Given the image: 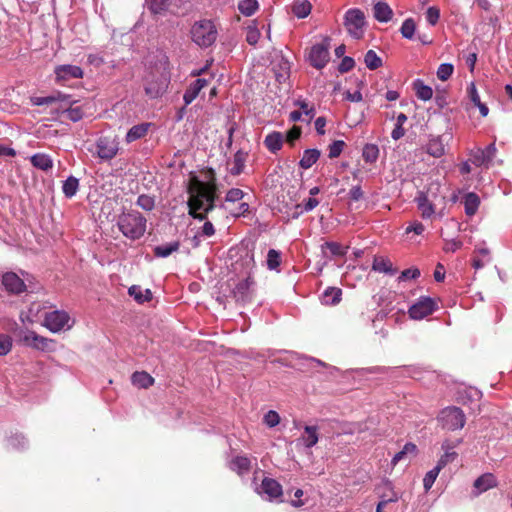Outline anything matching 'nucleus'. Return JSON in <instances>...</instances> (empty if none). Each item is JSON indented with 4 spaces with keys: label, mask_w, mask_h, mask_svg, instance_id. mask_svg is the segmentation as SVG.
I'll return each instance as SVG.
<instances>
[{
    "label": "nucleus",
    "mask_w": 512,
    "mask_h": 512,
    "mask_svg": "<svg viewBox=\"0 0 512 512\" xmlns=\"http://www.w3.org/2000/svg\"><path fill=\"white\" fill-rule=\"evenodd\" d=\"M210 178L200 181L197 177L190 180L188 186V214L197 220L208 221V215L218 206V187L213 169H209Z\"/></svg>",
    "instance_id": "obj_1"
},
{
    "label": "nucleus",
    "mask_w": 512,
    "mask_h": 512,
    "mask_svg": "<svg viewBox=\"0 0 512 512\" xmlns=\"http://www.w3.org/2000/svg\"><path fill=\"white\" fill-rule=\"evenodd\" d=\"M144 90L145 94L155 99L162 96L169 85L170 73H169V62L167 57H163L159 64L154 67H150L144 77Z\"/></svg>",
    "instance_id": "obj_2"
},
{
    "label": "nucleus",
    "mask_w": 512,
    "mask_h": 512,
    "mask_svg": "<svg viewBox=\"0 0 512 512\" xmlns=\"http://www.w3.org/2000/svg\"><path fill=\"white\" fill-rule=\"evenodd\" d=\"M147 219L138 211L124 212L118 217L117 226L122 234L130 239H140L146 231Z\"/></svg>",
    "instance_id": "obj_3"
},
{
    "label": "nucleus",
    "mask_w": 512,
    "mask_h": 512,
    "mask_svg": "<svg viewBox=\"0 0 512 512\" xmlns=\"http://www.w3.org/2000/svg\"><path fill=\"white\" fill-rule=\"evenodd\" d=\"M191 38L200 47H209L217 39V28L211 20L203 19L195 22L191 28Z\"/></svg>",
    "instance_id": "obj_4"
},
{
    "label": "nucleus",
    "mask_w": 512,
    "mask_h": 512,
    "mask_svg": "<svg viewBox=\"0 0 512 512\" xmlns=\"http://www.w3.org/2000/svg\"><path fill=\"white\" fill-rule=\"evenodd\" d=\"M437 419L441 427L448 431L462 429L466 422L463 411L458 407L444 408Z\"/></svg>",
    "instance_id": "obj_5"
},
{
    "label": "nucleus",
    "mask_w": 512,
    "mask_h": 512,
    "mask_svg": "<svg viewBox=\"0 0 512 512\" xmlns=\"http://www.w3.org/2000/svg\"><path fill=\"white\" fill-rule=\"evenodd\" d=\"M344 26L349 35L355 39L363 37V28L365 26V15L360 9H349L345 13Z\"/></svg>",
    "instance_id": "obj_6"
},
{
    "label": "nucleus",
    "mask_w": 512,
    "mask_h": 512,
    "mask_svg": "<svg viewBox=\"0 0 512 512\" xmlns=\"http://www.w3.org/2000/svg\"><path fill=\"white\" fill-rule=\"evenodd\" d=\"M329 38H325L322 43L313 45L309 52V62L316 69H322L330 59Z\"/></svg>",
    "instance_id": "obj_7"
},
{
    "label": "nucleus",
    "mask_w": 512,
    "mask_h": 512,
    "mask_svg": "<svg viewBox=\"0 0 512 512\" xmlns=\"http://www.w3.org/2000/svg\"><path fill=\"white\" fill-rule=\"evenodd\" d=\"M119 150V143L116 137L101 136L96 141L97 156L102 160L113 159Z\"/></svg>",
    "instance_id": "obj_8"
},
{
    "label": "nucleus",
    "mask_w": 512,
    "mask_h": 512,
    "mask_svg": "<svg viewBox=\"0 0 512 512\" xmlns=\"http://www.w3.org/2000/svg\"><path fill=\"white\" fill-rule=\"evenodd\" d=\"M437 309V304L430 297H420L408 310L410 318L421 320L431 315Z\"/></svg>",
    "instance_id": "obj_9"
},
{
    "label": "nucleus",
    "mask_w": 512,
    "mask_h": 512,
    "mask_svg": "<svg viewBox=\"0 0 512 512\" xmlns=\"http://www.w3.org/2000/svg\"><path fill=\"white\" fill-rule=\"evenodd\" d=\"M70 317L65 311H52L46 313L44 325L52 332H59L68 324Z\"/></svg>",
    "instance_id": "obj_10"
},
{
    "label": "nucleus",
    "mask_w": 512,
    "mask_h": 512,
    "mask_svg": "<svg viewBox=\"0 0 512 512\" xmlns=\"http://www.w3.org/2000/svg\"><path fill=\"white\" fill-rule=\"evenodd\" d=\"M2 285L10 294H20L26 290L24 281L14 272H6L2 275Z\"/></svg>",
    "instance_id": "obj_11"
},
{
    "label": "nucleus",
    "mask_w": 512,
    "mask_h": 512,
    "mask_svg": "<svg viewBox=\"0 0 512 512\" xmlns=\"http://www.w3.org/2000/svg\"><path fill=\"white\" fill-rule=\"evenodd\" d=\"M55 75L57 82H65L70 79H80L83 77V70L76 65H58L55 67Z\"/></svg>",
    "instance_id": "obj_12"
},
{
    "label": "nucleus",
    "mask_w": 512,
    "mask_h": 512,
    "mask_svg": "<svg viewBox=\"0 0 512 512\" xmlns=\"http://www.w3.org/2000/svg\"><path fill=\"white\" fill-rule=\"evenodd\" d=\"M253 284L254 281L250 277H247L246 279L241 280L236 284L235 288L232 291L233 297L235 298L236 302L244 304L251 299V287Z\"/></svg>",
    "instance_id": "obj_13"
},
{
    "label": "nucleus",
    "mask_w": 512,
    "mask_h": 512,
    "mask_svg": "<svg viewBox=\"0 0 512 512\" xmlns=\"http://www.w3.org/2000/svg\"><path fill=\"white\" fill-rule=\"evenodd\" d=\"M208 85V81L206 79H196L192 82L186 89L183 100L185 105L191 104L196 97L199 95L200 91Z\"/></svg>",
    "instance_id": "obj_14"
},
{
    "label": "nucleus",
    "mask_w": 512,
    "mask_h": 512,
    "mask_svg": "<svg viewBox=\"0 0 512 512\" xmlns=\"http://www.w3.org/2000/svg\"><path fill=\"white\" fill-rule=\"evenodd\" d=\"M261 488L270 499H277L282 496V486L275 479L265 477L262 480Z\"/></svg>",
    "instance_id": "obj_15"
},
{
    "label": "nucleus",
    "mask_w": 512,
    "mask_h": 512,
    "mask_svg": "<svg viewBox=\"0 0 512 512\" xmlns=\"http://www.w3.org/2000/svg\"><path fill=\"white\" fill-rule=\"evenodd\" d=\"M373 14L377 21L386 23L392 19L393 10L386 2L378 1L373 6Z\"/></svg>",
    "instance_id": "obj_16"
},
{
    "label": "nucleus",
    "mask_w": 512,
    "mask_h": 512,
    "mask_svg": "<svg viewBox=\"0 0 512 512\" xmlns=\"http://www.w3.org/2000/svg\"><path fill=\"white\" fill-rule=\"evenodd\" d=\"M415 202L417 203V207L420 210L423 219H428L434 214V206L428 200V197L425 193L419 192L415 198Z\"/></svg>",
    "instance_id": "obj_17"
},
{
    "label": "nucleus",
    "mask_w": 512,
    "mask_h": 512,
    "mask_svg": "<svg viewBox=\"0 0 512 512\" xmlns=\"http://www.w3.org/2000/svg\"><path fill=\"white\" fill-rule=\"evenodd\" d=\"M23 341L26 345L39 350H45L50 342L47 338L42 337L33 331H28L24 335Z\"/></svg>",
    "instance_id": "obj_18"
},
{
    "label": "nucleus",
    "mask_w": 512,
    "mask_h": 512,
    "mask_svg": "<svg viewBox=\"0 0 512 512\" xmlns=\"http://www.w3.org/2000/svg\"><path fill=\"white\" fill-rule=\"evenodd\" d=\"M151 127V123H141L131 127L125 137L127 143H132L138 139L145 137Z\"/></svg>",
    "instance_id": "obj_19"
},
{
    "label": "nucleus",
    "mask_w": 512,
    "mask_h": 512,
    "mask_svg": "<svg viewBox=\"0 0 512 512\" xmlns=\"http://www.w3.org/2000/svg\"><path fill=\"white\" fill-rule=\"evenodd\" d=\"M426 152L435 158H439L445 154V146L440 136L429 140L426 145Z\"/></svg>",
    "instance_id": "obj_20"
},
{
    "label": "nucleus",
    "mask_w": 512,
    "mask_h": 512,
    "mask_svg": "<svg viewBox=\"0 0 512 512\" xmlns=\"http://www.w3.org/2000/svg\"><path fill=\"white\" fill-rule=\"evenodd\" d=\"M463 203L466 215L473 216L480 205V198L476 193L470 192L464 196Z\"/></svg>",
    "instance_id": "obj_21"
},
{
    "label": "nucleus",
    "mask_w": 512,
    "mask_h": 512,
    "mask_svg": "<svg viewBox=\"0 0 512 512\" xmlns=\"http://www.w3.org/2000/svg\"><path fill=\"white\" fill-rule=\"evenodd\" d=\"M133 385L147 389L154 384V378L145 371L134 372L131 377Z\"/></svg>",
    "instance_id": "obj_22"
},
{
    "label": "nucleus",
    "mask_w": 512,
    "mask_h": 512,
    "mask_svg": "<svg viewBox=\"0 0 512 512\" xmlns=\"http://www.w3.org/2000/svg\"><path fill=\"white\" fill-rule=\"evenodd\" d=\"M320 155L321 152L318 149H306L300 159L299 166L303 169L311 168L318 161Z\"/></svg>",
    "instance_id": "obj_23"
},
{
    "label": "nucleus",
    "mask_w": 512,
    "mask_h": 512,
    "mask_svg": "<svg viewBox=\"0 0 512 512\" xmlns=\"http://www.w3.org/2000/svg\"><path fill=\"white\" fill-rule=\"evenodd\" d=\"M490 250L488 248H478L474 251L472 259V266L478 270L483 268L488 262H490Z\"/></svg>",
    "instance_id": "obj_24"
},
{
    "label": "nucleus",
    "mask_w": 512,
    "mask_h": 512,
    "mask_svg": "<svg viewBox=\"0 0 512 512\" xmlns=\"http://www.w3.org/2000/svg\"><path fill=\"white\" fill-rule=\"evenodd\" d=\"M497 485L496 478L491 473L483 474L478 477L474 482V487L477 488L480 492H485L490 488H493Z\"/></svg>",
    "instance_id": "obj_25"
},
{
    "label": "nucleus",
    "mask_w": 512,
    "mask_h": 512,
    "mask_svg": "<svg viewBox=\"0 0 512 512\" xmlns=\"http://www.w3.org/2000/svg\"><path fill=\"white\" fill-rule=\"evenodd\" d=\"M32 165L40 170L48 171L53 167V161L47 154L36 153L31 158Z\"/></svg>",
    "instance_id": "obj_26"
},
{
    "label": "nucleus",
    "mask_w": 512,
    "mask_h": 512,
    "mask_svg": "<svg viewBox=\"0 0 512 512\" xmlns=\"http://www.w3.org/2000/svg\"><path fill=\"white\" fill-rule=\"evenodd\" d=\"M264 144L270 152L276 153L282 147L283 136L280 132L270 133L265 137Z\"/></svg>",
    "instance_id": "obj_27"
},
{
    "label": "nucleus",
    "mask_w": 512,
    "mask_h": 512,
    "mask_svg": "<svg viewBox=\"0 0 512 512\" xmlns=\"http://www.w3.org/2000/svg\"><path fill=\"white\" fill-rule=\"evenodd\" d=\"M342 290L337 287H328L322 295V302L325 305H336L341 301Z\"/></svg>",
    "instance_id": "obj_28"
},
{
    "label": "nucleus",
    "mask_w": 512,
    "mask_h": 512,
    "mask_svg": "<svg viewBox=\"0 0 512 512\" xmlns=\"http://www.w3.org/2000/svg\"><path fill=\"white\" fill-rule=\"evenodd\" d=\"M372 269L387 274H394L396 272V269H393L392 262L384 257H375Z\"/></svg>",
    "instance_id": "obj_29"
},
{
    "label": "nucleus",
    "mask_w": 512,
    "mask_h": 512,
    "mask_svg": "<svg viewBox=\"0 0 512 512\" xmlns=\"http://www.w3.org/2000/svg\"><path fill=\"white\" fill-rule=\"evenodd\" d=\"M322 251L326 254L325 250H328L331 256L335 257H343L347 253L348 247H344L338 242L328 241L325 242L322 246Z\"/></svg>",
    "instance_id": "obj_30"
},
{
    "label": "nucleus",
    "mask_w": 512,
    "mask_h": 512,
    "mask_svg": "<svg viewBox=\"0 0 512 512\" xmlns=\"http://www.w3.org/2000/svg\"><path fill=\"white\" fill-rule=\"evenodd\" d=\"M180 243L178 241H174L165 245L156 246L153 249L154 255L156 257L165 258L170 256L173 252L179 250Z\"/></svg>",
    "instance_id": "obj_31"
},
{
    "label": "nucleus",
    "mask_w": 512,
    "mask_h": 512,
    "mask_svg": "<svg viewBox=\"0 0 512 512\" xmlns=\"http://www.w3.org/2000/svg\"><path fill=\"white\" fill-rule=\"evenodd\" d=\"M129 295L132 296L138 303L142 304L152 299V292L149 289L142 291L140 286L133 285L128 290Z\"/></svg>",
    "instance_id": "obj_32"
},
{
    "label": "nucleus",
    "mask_w": 512,
    "mask_h": 512,
    "mask_svg": "<svg viewBox=\"0 0 512 512\" xmlns=\"http://www.w3.org/2000/svg\"><path fill=\"white\" fill-rule=\"evenodd\" d=\"M292 12L298 18H305L311 12V4L307 0H297L292 5Z\"/></svg>",
    "instance_id": "obj_33"
},
{
    "label": "nucleus",
    "mask_w": 512,
    "mask_h": 512,
    "mask_svg": "<svg viewBox=\"0 0 512 512\" xmlns=\"http://www.w3.org/2000/svg\"><path fill=\"white\" fill-rule=\"evenodd\" d=\"M251 468L250 459L244 456H237L231 462V469L238 474L247 473Z\"/></svg>",
    "instance_id": "obj_34"
},
{
    "label": "nucleus",
    "mask_w": 512,
    "mask_h": 512,
    "mask_svg": "<svg viewBox=\"0 0 512 512\" xmlns=\"http://www.w3.org/2000/svg\"><path fill=\"white\" fill-rule=\"evenodd\" d=\"M304 432L306 435L302 436L305 447L311 448L318 442V428L316 426H305Z\"/></svg>",
    "instance_id": "obj_35"
},
{
    "label": "nucleus",
    "mask_w": 512,
    "mask_h": 512,
    "mask_svg": "<svg viewBox=\"0 0 512 512\" xmlns=\"http://www.w3.org/2000/svg\"><path fill=\"white\" fill-rule=\"evenodd\" d=\"M416 96L423 100L428 101L433 96V90L430 86L425 85L421 80H416L413 84Z\"/></svg>",
    "instance_id": "obj_36"
},
{
    "label": "nucleus",
    "mask_w": 512,
    "mask_h": 512,
    "mask_svg": "<svg viewBox=\"0 0 512 512\" xmlns=\"http://www.w3.org/2000/svg\"><path fill=\"white\" fill-rule=\"evenodd\" d=\"M246 156L247 154L242 151H237L234 154L233 164L230 169V173L232 175H239L243 172L246 162Z\"/></svg>",
    "instance_id": "obj_37"
},
{
    "label": "nucleus",
    "mask_w": 512,
    "mask_h": 512,
    "mask_svg": "<svg viewBox=\"0 0 512 512\" xmlns=\"http://www.w3.org/2000/svg\"><path fill=\"white\" fill-rule=\"evenodd\" d=\"M220 210H223L224 213L230 214L233 217H239L245 215L249 212V205L245 202L241 203L237 208H230L229 205L225 203H221L218 205Z\"/></svg>",
    "instance_id": "obj_38"
},
{
    "label": "nucleus",
    "mask_w": 512,
    "mask_h": 512,
    "mask_svg": "<svg viewBox=\"0 0 512 512\" xmlns=\"http://www.w3.org/2000/svg\"><path fill=\"white\" fill-rule=\"evenodd\" d=\"M79 188V180L74 177H68L63 183V193L67 198H72L78 191Z\"/></svg>",
    "instance_id": "obj_39"
},
{
    "label": "nucleus",
    "mask_w": 512,
    "mask_h": 512,
    "mask_svg": "<svg viewBox=\"0 0 512 512\" xmlns=\"http://www.w3.org/2000/svg\"><path fill=\"white\" fill-rule=\"evenodd\" d=\"M366 67L370 70H376L382 66V59L374 50H368L364 56Z\"/></svg>",
    "instance_id": "obj_40"
},
{
    "label": "nucleus",
    "mask_w": 512,
    "mask_h": 512,
    "mask_svg": "<svg viewBox=\"0 0 512 512\" xmlns=\"http://www.w3.org/2000/svg\"><path fill=\"white\" fill-rule=\"evenodd\" d=\"M379 148L375 144H366L363 147L362 157L367 163H374L378 159Z\"/></svg>",
    "instance_id": "obj_41"
},
{
    "label": "nucleus",
    "mask_w": 512,
    "mask_h": 512,
    "mask_svg": "<svg viewBox=\"0 0 512 512\" xmlns=\"http://www.w3.org/2000/svg\"><path fill=\"white\" fill-rule=\"evenodd\" d=\"M171 0H148V8L153 14H161L170 6Z\"/></svg>",
    "instance_id": "obj_42"
},
{
    "label": "nucleus",
    "mask_w": 512,
    "mask_h": 512,
    "mask_svg": "<svg viewBox=\"0 0 512 512\" xmlns=\"http://www.w3.org/2000/svg\"><path fill=\"white\" fill-rule=\"evenodd\" d=\"M239 11L245 16L253 15L258 9L256 0H242L238 5Z\"/></svg>",
    "instance_id": "obj_43"
},
{
    "label": "nucleus",
    "mask_w": 512,
    "mask_h": 512,
    "mask_svg": "<svg viewBox=\"0 0 512 512\" xmlns=\"http://www.w3.org/2000/svg\"><path fill=\"white\" fill-rule=\"evenodd\" d=\"M416 30V23L412 18L406 19L400 28L402 36L406 39H413Z\"/></svg>",
    "instance_id": "obj_44"
},
{
    "label": "nucleus",
    "mask_w": 512,
    "mask_h": 512,
    "mask_svg": "<svg viewBox=\"0 0 512 512\" xmlns=\"http://www.w3.org/2000/svg\"><path fill=\"white\" fill-rule=\"evenodd\" d=\"M73 103L68 109L64 111V114L67 119L77 122L81 120L84 116V112L81 106H75Z\"/></svg>",
    "instance_id": "obj_45"
},
{
    "label": "nucleus",
    "mask_w": 512,
    "mask_h": 512,
    "mask_svg": "<svg viewBox=\"0 0 512 512\" xmlns=\"http://www.w3.org/2000/svg\"><path fill=\"white\" fill-rule=\"evenodd\" d=\"M281 263V255L275 249H270L267 254V266L270 270H274L279 267Z\"/></svg>",
    "instance_id": "obj_46"
},
{
    "label": "nucleus",
    "mask_w": 512,
    "mask_h": 512,
    "mask_svg": "<svg viewBox=\"0 0 512 512\" xmlns=\"http://www.w3.org/2000/svg\"><path fill=\"white\" fill-rule=\"evenodd\" d=\"M345 146H346V143L343 140H336V141L332 142L328 146V150H329L328 157L330 159L339 157Z\"/></svg>",
    "instance_id": "obj_47"
},
{
    "label": "nucleus",
    "mask_w": 512,
    "mask_h": 512,
    "mask_svg": "<svg viewBox=\"0 0 512 512\" xmlns=\"http://www.w3.org/2000/svg\"><path fill=\"white\" fill-rule=\"evenodd\" d=\"M137 205L143 210L151 211L155 206V199L152 196L141 194L138 196Z\"/></svg>",
    "instance_id": "obj_48"
},
{
    "label": "nucleus",
    "mask_w": 512,
    "mask_h": 512,
    "mask_svg": "<svg viewBox=\"0 0 512 512\" xmlns=\"http://www.w3.org/2000/svg\"><path fill=\"white\" fill-rule=\"evenodd\" d=\"M470 161L477 167L480 166H488L489 162L487 161L482 149L478 148L471 152Z\"/></svg>",
    "instance_id": "obj_49"
},
{
    "label": "nucleus",
    "mask_w": 512,
    "mask_h": 512,
    "mask_svg": "<svg viewBox=\"0 0 512 512\" xmlns=\"http://www.w3.org/2000/svg\"><path fill=\"white\" fill-rule=\"evenodd\" d=\"M453 71L454 67L452 64L443 63L438 67L437 77L442 81H446L451 77Z\"/></svg>",
    "instance_id": "obj_50"
},
{
    "label": "nucleus",
    "mask_w": 512,
    "mask_h": 512,
    "mask_svg": "<svg viewBox=\"0 0 512 512\" xmlns=\"http://www.w3.org/2000/svg\"><path fill=\"white\" fill-rule=\"evenodd\" d=\"M440 470L439 468L434 467L432 470L428 471L423 479V486L425 491H428L433 486Z\"/></svg>",
    "instance_id": "obj_51"
},
{
    "label": "nucleus",
    "mask_w": 512,
    "mask_h": 512,
    "mask_svg": "<svg viewBox=\"0 0 512 512\" xmlns=\"http://www.w3.org/2000/svg\"><path fill=\"white\" fill-rule=\"evenodd\" d=\"M245 193L238 188L230 189L225 196V204L226 203H235L244 198Z\"/></svg>",
    "instance_id": "obj_52"
},
{
    "label": "nucleus",
    "mask_w": 512,
    "mask_h": 512,
    "mask_svg": "<svg viewBox=\"0 0 512 512\" xmlns=\"http://www.w3.org/2000/svg\"><path fill=\"white\" fill-rule=\"evenodd\" d=\"M12 340L9 335L0 334V356H4L11 351Z\"/></svg>",
    "instance_id": "obj_53"
},
{
    "label": "nucleus",
    "mask_w": 512,
    "mask_h": 512,
    "mask_svg": "<svg viewBox=\"0 0 512 512\" xmlns=\"http://www.w3.org/2000/svg\"><path fill=\"white\" fill-rule=\"evenodd\" d=\"M263 422L270 428L275 427L280 423V416L276 411L270 410L264 415Z\"/></svg>",
    "instance_id": "obj_54"
},
{
    "label": "nucleus",
    "mask_w": 512,
    "mask_h": 512,
    "mask_svg": "<svg viewBox=\"0 0 512 512\" xmlns=\"http://www.w3.org/2000/svg\"><path fill=\"white\" fill-rule=\"evenodd\" d=\"M295 105L299 106L302 114H305L308 117L307 122L311 121L315 116V109L313 107H309L306 101L298 100L295 102Z\"/></svg>",
    "instance_id": "obj_55"
},
{
    "label": "nucleus",
    "mask_w": 512,
    "mask_h": 512,
    "mask_svg": "<svg viewBox=\"0 0 512 512\" xmlns=\"http://www.w3.org/2000/svg\"><path fill=\"white\" fill-rule=\"evenodd\" d=\"M440 18V10L437 7H429L426 12V20L432 26L436 25Z\"/></svg>",
    "instance_id": "obj_56"
},
{
    "label": "nucleus",
    "mask_w": 512,
    "mask_h": 512,
    "mask_svg": "<svg viewBox=\"0 0 512 512\" xmlns=\"http://www.w3.org/2000/svg\"><path fill=\"white\" fill-rule=\"evenodd\" d=\"M215 234V228L211 221H205L203 226L197 232V236L212 237Z\"/></svg>",
    "instance_id": "obj_57"
},
{
    "label": "nucleus",
    "mask_w": 512,
    "mask_h": 512,
    "mask_svg": "<svg viewBox=\"0 0 512 512\" xmlns=\"http://www.w3.org/2000/svg\"><path fill=\"white\" fill-rule=\"evenodd\" d=\"M456 457L457 453L454 451L445 452V454L442 455L441 458L439 459L436 468H439V470L441 471L449 462L453 461Z\"/></svg>",
    "instance_id": "obj_58"
},
{
    "label": "nucleus",
    "mask_w": 512,
    "mask_h": 512,
    "mask_svg": "<svg viewBox=\"0 0 512 512\" xmlns=\"http://www.w3.org/2000/svg\"><path fill=\"white\" fill-rule=\"evenodd\" d=\"M260 38V32L256 27H249L246 34V41L250 45H256Z\"/></svg>",
    "instance_id": "obj_59"
},
{
    "label": "nucleus",
    "mask_w": 512,
    "mask_h": 512,
    "mask_svg": "<svg viewBox=\"0 0 512 512\" xmlns=\"http://www.w3.org/2000/svg\"><path fill=\"white\" fill-rule=\"evenodd\" d=\"M419 276L420 270L418 268H409L401 272V275L399 276V281H404L407 279H417Z\"/></svg>",
    "instance_id": "obj_60"
},
{
    "label": "nucleus",
    "mask_w": 512,
    "mask_h": 512,
    "mask_svg": "<svg viewBox=\"0 0 512 512\" xmlns=\"http://www.w3.org/2000/svg\"><path fill=\"white\" fill-rule=\"evenodd\" d=\"M354 65H355L354 59L346 56L342 59L338 69L341 73H346V72H349L350 70H352Z\"/></svg>",
    "instance_id": "obj_61"
},
{
    "label": "nucleus",
    "mask_w": 512,
    "mask_h": 512,
    "mask_svg": "<svg viewBox=\"0 0 512 512\" xmlns=\"http://www.w3.org/2000/svg\"><path fill=\"white\" fill-rule=\"evenodd\" d=\"M301 136V128L298 126H293L288 132L286 136V140L288 143L293 144L294 141L299 139Z\"/></svg>",
    "instance_id": "obj_62"
},
{
    "label": "nucleus",
    "mask_w": 512,
    "mask_h": 512,
    "mask_svg": "<svg viewBox=\"0 0 512 512\" xmlns=\"http://www.w3.org/2000/svg\"><path fill=\"white\" fill-rule=\"evenodd\" d=\"M462 247V242L458 240H448L445 242L443 250L445 252H455Z\"/></svg>",
    "instance_id": "obj_63"
},
{
    "label": "nucleus",
    "mask_w": 512,
    "mask_h": 512,
    "mask_svg": "<svg viewBox=\"0 0 512 512\" xmlns=\"http://www.w3.org/2000/svg\"><path fill=\"white\" fill-rule=\"evenodd\" d=\"M57 100H58V98L55 96L36 97L33 99V104L37 105V106H42V105H48V104L54 103Z\"/></svg>",
    "instance_id": "obj_64"
}]
</instances>
